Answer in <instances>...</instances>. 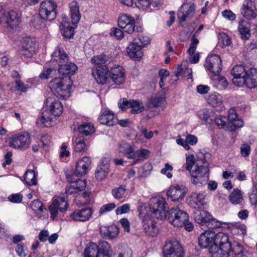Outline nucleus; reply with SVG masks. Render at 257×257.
Listing matches in <instances>:
<instances>
[{"instance_id":"1","label":"nucleus","mask_w":257,"mask_h":257,"mask_svg":"<svg viewBox=\"0 0 257 257\" xmlns=\"http://www.w3.org/2000/svg\"><path fill=\"white\" fill-rule=\"evenodd\" d=\"M149 205L152 217L160 220L167 219L174 226L182 227L184 225V222L189 219L187 212L178 207L172 208L167 210L168 205L163 197L151 198Z\"/></svg>"},{"instance_id":"2","label":"nucleus","mask_w":257,"mask_h":257,"mask_svg":"<svg viewBox=\"0 0 257 257\" xmlns=\"http://www.w3.org/2000/svg\"><path fill=\"white\" fill-rule=\"evenodd\" d=\"M231 74L233 76V83L238 86L246 85L251 89L257 86V70L255 68L246 69L244 65H236L231 70Z\"/></svg>"},{"instance_id":"3","label":"nucleus","mask_w":257,"mask_h":257,"mask_svg":"<svg viewBox=\"0 0 257 257\" xmlns=\"http://www.w3.org/2000/svg\"><path fill=\"white\" fill-rule=\"evenodd\" d=\"M200 156L197 157V164L194 170L190 172L191 182L195 185L201 186L205 185L209 179V164L206 160V158L209 157L208 153L200 154Z\"/></svg>"},{"instance_id":"4","label":"nucleus","mask_w":257,"mask_h":257,"mask_svg":"<svg viewBox=\"0 0 257 257\" xmlns=\"http://www.w3.org/2000/svg\"><path fill=\"white\" fill-rule=\"evenodd\" d=\"M52 57L53 58H57L53 60H51L50 62L47 64L48 66L53 65V63H56L59 61L58 64V72L63 76L70 77L73 75L75 71L77 70V66L73 63H67L65 64H63L62 63L67 62L69 57L68 55L65 53L62 48L60 46L57 47L55 51L52 54Z\"/></svg>"},{"instance_id":"5","label":"nucleus","mask_w":257,"mask_h":257,"mask_svg":"<svg viewBox=\"0 0 257 257\" xmlns=\"http://www.w3.org/2000/svg\"><path fill=\"white\" fill-rule=\"evenodd\" d=\"M47 109L43 113L42 116L38 118L37 123L44 124L46 127L51 126L52 118L48 115L50 113L55 116H60L63 112V107L62 103L58 100L53 98H48L45 101Z\"/></svg>"},{"instance_id":"6","label":"nucleus","mask_w":257,"mask_h":257,"mask_svg":"<svg viewBox=\"0 0 257 257\" xmlns=\"http://www.w3.org/2000/svg\"><path fill=\"white\" fill-rule=\"evenodd\" d=\"M72 84L71 77L64 76L54 78L49 82V86L55 96L64 99L70 92Z\"/></svg>"},{"instance_id":"7","label":"nucleus","mask_w":257,"mask_h":257,"mask_svg":"<svg viewBox=\"0 0 257 257\" xmlns=\"http://www.w3.org/2000/svg\"><path fill=\"white\" fill-rule=\"evenodd\" d=\"M84 257H111L110 245L105 241H100L98 244L90 242L84 251Z\"/></svg>"},{"instance_id":"8","label":"nucleus","mask_w":257,"mask_h":257,"mask_svg":"<svg viewBox=\"0 0 257 257\" xmlns=\"http://www.w3.org/2000/svg\"><path fill=\"white\" fill-rule=\"evenodd\" d=\"M219 235L220 237H222L223 235H227L222 232L215 233L212 231H206L201 234L198 238V244L200 247L203 248H208L209 251L210 248L214 245H217L219 242L218 238Z\"/></svg>"},{"instance_id":"9","label":"nucleus","mask_w":257,"mask_h":257,"mask_svg":"<svg viewBox=\"0 0 257 257\" xmlns=\"http://www.w3.org/2000/svg\"><path fill=\"white\" fill-rule=\"evenodd\" d=\"M118 26L124 32L129 34H132L135 31L139 33L143 31L141 26L135 25L134 18L126 14H123L119 16L118 19Z\"/></svg>"},{"instance_id":"10","label":"nucleus","mask_w":257,"mask_h":257,"mask_svg":"<svg viewBox=\"0 0 257 257\" xmlns=\"http://www.w3.org/2000/svg\"><path fill=\"white\" fill-rule=\"evenodd\" d=\"M218 238L219 242L217 245H214L210 248V253L212 257H228L229 250V237L227 235H223V237H220Z\"/></svg>"},{"instance_id":"11","label":"nucleus","mask_w":257,"mask_h":257,"mask_svg":"<svg viewBox=\"0 0 257 257\" xmlns=\"http://www.w3.org/2000/svg\"><path fill=\"white\" fill-rule=\"evenodd\" d=\"M56 3L52 0L44 1L40 4L39 16L44 20L52 21L56 17Z\"/></svg>"},{"instance_id":"12","label":"nucleus","mask_w":257,"mask_h":257,"mask_svg":"<svg viewBox=\"0 0 257 257\" xmlns=\"http://www.w3.org/2000/svg\"><path fill=\"white\" fill-rule=\"evenodd\" d=\"M164 257H183L184 251L179 242L176 239L168 240L163 248Z\"/></svg>"},{"instance_id":"13","label":"nucleus","mask_w":257,"mask_h":257,"mask_svg":"<svg viewBox=\"0 0 257 257\" xmlns=\"http://www.w3.org/2000/svg\"><path fill=\"white\" fill-rule=\"evenodd\" d=\"M91 162V159L88 157H83L79 160L76 164L75 172L71 174L66 175L68 181H74V176L80 177L86 174L90 168Z\"/></svg>"},{"instance_id":"14","label":"nucleus","mask_w":257,"mask_h":257,"mask_svg":"<svg viewBox=\"0 0 257 257\" xmlns=\"http://www.w3.org/2000/svg\"><path fill=\"white\" fill-rule=\"evenodd\" d=\"M68 206L67 202V196L63 195L62 196H59L54 199L49 206V210L51 213V218L54 220L58 214V210L63 212L67 210Z\"/></svg>"},{"instance_id":"15","label":"nucleus","mask_w":257,"mask_h":257,"mask_svg":"<svg viewBox=\"0 0 257 257\" xmlns=\"http://www.w3.org/2000/svg\"><path fill=\"white\" fill-rule=\"evenodd\" d=\"M205 68L215 75H218L222 70L221 59L218 55L208 56L205 61Z\"/></svg>"},{"instance_id":"16","label":"nucleus","mask_w":257,"mask_h":257,"mask_svg":"<svg viewBox=\"0 0 257 257\" xmlns=\"http://www.w3.org/2000/svg\"><path fill=\"white\" fill-rule=\"evenodd\" d=\"M30 144V137L28 133L16 134L12 137L10 146L15 149H27Z\"/></svg>"},{"instance_id":"17","label":"nucleus","mask_w":257,"mask_h":257,"mask_svg":"<svg viewBox=\"0 0 257 257\" xmlns=\"http://www.w3.org/2000/svg\"><path fill=\"white\" fill-rule=\"evenodd\" d=\"M109 70L107 65L97 67L93 69L92 74L97 83L104 84L109 80Z\"/></svg>"},{"instance_id":"18","label":"nucleus","mask_w":257,"mask_h":257,"mask_svg":"<svg viewBox=\"0 0 257 257\" xmlns=\"http://www.w3.org/2000/svg\"><path fill=\"white\" fill-rule=\"evenodd\" d=\"M142 225L145 233L150 236H156L159 231L158 227L156 225V222L153 220L149 214L143 217Z\"/></svg>"},{"instance_id":"19","label":"nucleus","mask_w":257,"mask_h":257,"mask_svg":"<svg viewBox=\"0 0 257 257\" xmlns=\"http://www.w3.org/2000/svg\"><path fill=\"white\" fill-rule=\"evenodd\" d=\"M118 104L119 108L122 109L129 107L132 108L131 111L133 114L141 113L144 110L143 104L140 100H127L124 98L122 99V102H119Z\"/></svg>"},{"instance_id":"20","label":"nucleus","mask_w":257,"mask_h":257,"mask_svg":"<svg viewBox=\"0 0 257 257\" xmlns=\"http://www.w3.org/2000/svg\"><path fill=\"white\" fill-rule=\"evenodd\" d=\"M186 188L183 185L171 186L167 192V195L171 201L175 202L182 200L185 195Z\"/></svg>"},{"instance_id":"21","label":"nucleus","mask_w":257,"mask_h":257,"mask_svg":"<svg viewBox=\"0 0 257 257\" xmlns=\"http://www.w3.org/2000/svg\"><path fill=\"white\" fill-rule=\"evenodd\" d=\"M118 146L119 152L123 153L128 159L136 158L138 149L134 144H129L122 141L118 144Z\"/></svg>"},{"instance_id":"22","label":"nucleus","mask_w":257,"mask_h":257,"mask_svg":"<svg viewBox=\"0 0 257 257\" xmlns=\"http://www.w3.org/2000/svg\"><path fill=\"white\" fill-rule=\"evenodd\" d=\"M109 79H111L116 84H122L125 81L124 70L120 66L112 67L109 70Z\"/></svg>"},{"instance_id":"23","label":"nucleus","mask_w":257,"mask_h":257,"mask_svg":"<svg viewBox=\"0 0 257 257\" xmlns=\"http://www.w3.org/2000/svg\"><path fill=\"white\" fill-rule=\"evenodd\" d=\"M141 46L139 45V42L135 39L126 48L127 55L133 59L138 60L141 59L144 54Z\"/></svg>"},{"instance_id":"24","label":"nucleus","mask_w":257,"mask_h":257,"mask_svg":"<svg viewBox=\"0 0 257 257\" xmlns=\"http://www.w3.org/2000/svg\"><path fill=\"white\" fill-rule=\"evenodd\" d=\"M92 214V209L87 207L75 210L70 215V217L75 221L84 222L89 220Z\"/></svg>"},{"instance_id":"25","label":"nucleus","mask_w":257,"mask_h":257,"mask_svg":"<svg viewBox=\"0 0 257 257\" xmlns=\"http://www.w3.org/2000/svg\"><path fill=\"white\" fill-rule=\"evenodd\" d=\"M21 21L20 15L14 11H11L5 16L4 21L12 29L17 28Z\"/></svg>"},{"instance_id":"26","label":"nucleus","mask_w":257,"mask_h":257,"mask_svg":"<svg viewBox=\"0 0 257 257\" xmlns=\"http://www.w3.org/2000/svg\"><path fill=\"white\" fill-rule=\"evenodd\" d=\"M241 9V14L248 20L253 19L257 16V10L251 1L244 3Z\"/></svg>"},{"instance_id":"27","label":"nucleus","mask_w":257,"mask_h":257,"mask_svg":"<svg viewBox=\"0 0 257 257\" xmlns=\"http://www.w3.org/2000/svg\"><path fill=\"white\" fill-rule=\"evenodd\" d=\"M211 216L209 212L204 210H197L193 215L195 221L201 226H206Z\"/></svg>"},{"instance_id":"28","label":"nucleus","mask_w":257,"mask_h":257,"mask_svg":"<svg viewBox=\"0 0 257 257\" xmlns=\"http://www.w3.org/2000/svg\"><path fill=\"white\" fill-rule=\"evenodd\" d=\"M228 252L229 255H234V257H243L245 252L250 253L248 250L245 249L240 243L237 242L231 243L229 241Z\"/></svg>"},{"instance_id":"29","label":"nucleus","mask_w":257,"mask_h":257,"mask_svg":"<svg viewBox=\"0 0 257 257\" xmlns=\"http://www.w3.org/2000/svg\"><path fill=\"white\" fill-rule=\"evenodd\" d=\"M99 122L103 124L108 126H113L117 123V119L115 118L114 113L109 110H104L98 118Z\"/></svg>"},{"instance_id":"30","label":"nucleus","mask_w":257,"mask_h":257,"mask_svg":"<svg viewBox=\"0 0 257 257\" xmlns=\"http://www.w3.org/2000/svg\"><path fill=\"white\" fill-rule=\"evenodd\" d=\"M109 170V164L107 162H101L100 165L97 168L95 171L96 179L98 181L102 180L107 176Z\"/></svg>"},{"instance_id":"31","label":"nucleus","mask_w":257,"mask_h":257,"mask_svg":"<svg viewBox=\"0 0 257 257\" xmlns=\"http://www.w3.org/2000/svg\"><path fill=\"white\" fill-rule=\"evenodd\" d=\"M69 7L72 23L77 24L81 18L79 5L76 2L73 1L70 3Z\"/></svg>"},{"instance_id":"32","label":"nucleus","mask_w":257,"mask_h":257,"mask_svg":"<svg viewBox=\"0 0 257 257\" xmlns=\"http://www.w3.org/2000/svg\"><path fill=\"white\" fill-rule=\"evenodd\" d=\"M250 27L249 23L243 19H241L238 23V31L241 35L242 39L247 40L249 39L250 34Z\"/></svg>"},{"instance_id":"33","label":"nucleus","mask_w":257,"mask_h":257,"mask_svg":"<svg viewBox=\"0 0 257 257\" xmlns=\"http://www.w3.org/2000/svg\"><path fill=\"white\" fill-rule=\"evenodd\" d=\"M61 33L65 38L70 39L74 34V28L67 22H61L60 25Z\"/></svg>"},{"instance_id":"34","label":"nucleus","mask_w":257,"mask_h":257,"mask_svg":"<svg viewBox=\"0 0 257 257\" xmlns=\"http://www.w3.org/2000/svg\"><path fill=\"white\" fill-rule=\"evenodd\" d=\"M205 198V195L203 193H194L191 195V204L194 208H200Z\"/></svg>"},{"instance_id":"35","label":"nucleus","mask_w":257,"mask_h":257,"mask_svg":"<svg viewBox=\"0 0 257 257\" xmlns=\"http://www.w3.org/2000/svg\"><path fill=\"white\" fill-rule=\"evenodd\" d=\"M187 77L188 79L191 78L192 76V69L186 68L185 70L182 67V66H179L177 68V71L174 75L172 76V79L177 81L180 76Z\"/></svg>"},{"instance_id":"36","label":"nucleus","mask_w":257,"mask_h":257,"mask_svg":"<svg viewBox=\"0 0 257 257\" xmlns=\"http://www.w3.org/2000/svg\"><path fill=\"white\" fill-rule=\"evenodd\" d=\"M228 199L233 204H238L243 200L241 192L238 189H234L230 194Z\"/></svg>"},{"instance_id":"37","label":"nucleus","mask_w":257,"mask_h":257,"mask_svg":"<svg viewBox=\"0 0 257 257\" xmlns=\"http://www.w3.org/2000/svg\"><path fill=\"white\" fill-rule=\"evenodd\" d=\"M195 9L194 4H191L188 10L185 13H182L181 16H180V14H178V17L179 19V22L182 23L186 21H189L191 19L195 14Z\"/></svg>"},{"instance_id":"38","label":"nucleus","mask_w":257,"mask_h":257,"mask_svg":"<svg viewBox=\"0 0 257 257\" xmlns=\"http://www.w3.org/2000/svg\"><path fill=\"white\" fill-rule=\"evenodd\" d=\"M37 174L34 170H28L26 172L24 179L26 183L29 185H35L37 184Z\"/></svg>"},{"instance_id":"39","label":"nucleus","mask_w":257,"mask_h":257,"mask_svg":"<svg viewBox=\"0 0 257 257\" xmlns=\"http://www.w3.org/2000/svg\"><path fill=\"white\" fill-rule=\"evenodd\" d=\"M104 233L110 239H113L118 236L119 232L118 227L116 225H111L104 227Z\"/></svg>"},{"instance_id":"40","label":"nucleus","mask_w":257,"mask_h":257,"mask_svg":"<svg viewBox=\"0 0 257 257\" xmlns=\"http://www.w3.org/2000/svg\"><path fill=\"white\" fill-rule=\"evenodd\" d=\"M21 45L28 48L30 49L29 52H36V42L30 37L24 38L21 42Z\"/></svg>"},{"instance_id":"41","label":"nucleus","mask_w":257,"mask_h":257,"mask_svg":"<svg viewBox=\"0 0 257 257\" xmlns=\"http://www.w3.org/2000/svg\"><path fill=\"white\" fill-rule=\"evenodd\" d=\"M208 103L213 107L220 105L222 102V96L217 92H214L209 95Z\"/></svg>"},{"instance_id":"42","label":"nucleus","mask_w":257,"mask_h":257,"mask_svg":"<svg viewBox=\"0 0 257 257\" xmlns=\"http://www.w3.org/2000/svg\"><path fill=\"white\" fill-rule=\"evenodd\" d=\"M118 250L117 253L114 254V257H132V250L127 245H121Z\"/></svg>"},{"instance_id":"43","label":"nucleus","mask_w":257,"mask_h":257,"mask_svg":"<svg viewBox=\"0 0 257 257\" xmlns=\"http://www.w3.org/2000/svg\"><path fill=\"white\" fill-rule=\"evenodd\" d=\"M78 128L80 133L85 136L94 132L93 125L91 123H84L80 125Z\"/></svg>"},{"instance_id":"44","label":"nucleus","mask_w":257,"mask_h":257,"mask_svg":"<svg viewBox=\"0 0 257 257\" xmlns=\"http://www.w3.org/2000/svg\"><path fill=\"white\" fill-rule=\"evenodd\" d=\"M74 149L76 152H84L86 151L87 147L83 139L80 138L76 139Z\"/></svg>"},{"instance_id":"45","label":"nucleus","mask_w":257,"mask_h":257,"mask_svg":"<svg viewBox=\"0 0 257 257\" xmlns=\"http://www.w3.org/2000/svg\"><path fill=\"white\" fill-rule=\"evenodd\" d=\"M76 176L73 177L74 181H69L70 183H73V186L76 188L78 192L83 190L86 186V182L85 180H82L78 178H75Z\"/></svg>"},{"instance_id":"46","label":"nucleus","mask_w":257,"mask_h":257,"mask_svg":"<svg viewBox=\"0 0 257 257\" xmlns=\"http://www.w3.org/2000/svg\"><path fill=\"white\" fill-rule=\"evenodd\" d=\"M108 60V57L103 53L94 56L91 58V62L96 65L105 64Z\"/></svg>"},{"instance_id":"47","label":"nucleus","mask_w":257,"mask_h":257,"mask_svg":"<svg viewBox=\"0 0 257 257\" xmlns=\"http://www.w3.org/2000/svg\"><path fill=\"white\" fill-rule=\"evenodd\" d=\"M126 191L125 186L121 185L118 188H115L112 190L113 196L116 199L122 198Z\"/></svg>"},{"instance_id":"48","label":"nucleus","mask_w":257,"mask_h":257,"mask_svg":"<svg viewBox=\"0 0 257 257\" xmlns=\"http://www.w3.org/2000/svg\"><path fill=\"white\" fill-rule=\"evenodd\" d=\"M165 100V98L163 96H155L150 98L149 100V104L152 107L156 108L161 106Z\"/></svg>"},{"instance_id":"49","label":"nucleus","mask_w":257,"mask_h":257,"mask_svg":"<svg viewBox=\"0 0 257 257\" xmlns=\"http://www.w3.org/2000/svg\"><path fill=\"white\" fill-rule=\"evenodd\" d=\"M223 224L222 222L213 218L212 216L211 218L208 221L206 226L209 229H213L221 227Z\"/></svg>"},{"instance_id":"50","label":"nucleus","mask_w":257,"mask_h":257,"mask_svg":"<svg viewBox=\"0 0 257 257\" xmlns=\"http://www.w3.org/2000/svg\"><path fill=\"white\" fill-rule=\"evenodd\" d=\"M198 43L199 40L196 38L195 34H193L191 38L190 47L188 50V53L190 55H192L194 54Z\"/></svg>"},{"instance_id":"51","label":"nucleus","mask_w":257,"mask_h":257,"mask_svg":"<svg viewBox=\"0 0 257 257\" xmlns=\"http://www.w3.org/2000/svg\"><path fill=\"white\" fill-rule=\"evenodd\" d=\"M151 0H137V7L143 10H148L151 9Z\"/></svg>"},{"instance_id":"52","label":"nucleus","mask_w":257,"mask_h":257,"mask_svg":"<svg viewBox=\"0 0 257 257\" xmlns=\"http://www.w3.org/2000/svg\"><path fill=\"white\" fill-rule=\"evenodd\" d=\"M150 154V152L149 150L145 149H141L139 152L138 153L137 152L136 154V156H137L138 159L135 161L134 164L139 162L140 160L147 159Z\"/></svg>"},{"instance_id":"53","label":"nucleus","mask_w":257,"mask_h":257,"mask_svg":"<svg viewBox=\"0 0 257 257\" xmlns=\"http://www.w3.org/2000/svg\"><path fill=\"white\" fill-rule=\"evenodd\" d=\"M186 169L190 172L195 162L194 155L191 154L187 156L186 155Z\"/></svg>"},{"instance_id":"54","label":"nucleus","mask_w":257,"mask_h":257,"mask_svg":"<svg viewBox=\"0 0 257 257\" xmlns=\"http://www.w3.org/2000/svg\"><path fill=\"white\" fill-rule=\"evenodd\" d=\"M29 49L26 47H23L21 45L19 48V52L20 54L24 56L26 58H31L36 52H29Z\"/></svg>"},{"instance_id":"55","label":"nucleus","mask_w":257,"mask_h":257,"mask_svg":"<svg viewBox=\"0 0 257 257\" xmlns=\"http://www.w3.org/2000/svg\"><path fill=\"white\" fill-rule=\"evenodd\" d=\"M136 39L142 48L150 44L151 40L147 36H140Z\"/></svg>"},{"instance_id":"56","label":"nucleus","mask_w":257,"mask_h":257,"mask_svg":"<svg viewBox=\"0 0 257 257\" xmlns=\"http://www.w3.org/2000/svg\"><path fill=\"white\" fill-rule=\"evenodd\" d=\"M47 21H48V20H44L39 16V17L34 21V26L37 29L43 28L46 26V23Z\"/></svg>"},{"instance_id":"57","label":"nucleus","mask_w":257,"mask_h":257,"mask_svg":"<svg viewBox=\"0 0 257 257\" xmlns=\"http://www.w3.org/2000/svg\"><path fill=\"white\" fill-rule=\"evenodd\" d=\"M15 250L20 257H25L28 253L27 249L20 243L18 244Z\"/></svg>"},{"instance_id":"58","label":"nucleus","mask_w":257,"mask_h":257,"mask_svg":"<svg viewBox=\"0 0 257 257\" xmlns=\"http://www.w3.org/2000/svg\"><path fill=\"white\" fill-rule=\"evenodd\" d=\"M130 205L128 204H124L122 206L118 207L115 210V212L117 215L126 213L130 211Z\"/></svg>"},{"instance_id":"59","label":"nucleus","mask_w":257,"mask_h":257,"mask_svg":"<svg viewBox=\"0 0 257 257\" xmlns=\"http://www.w3.org/2000/svg\"><path fill=\"white\" fill-rule=\"evenodd\" d=\"M115 207V205L113 203H108L105 205H103L100 209H99V213L100 214H102L103 213L109 211L113 209H114Z\"/></svg>"},{"instance_id":"60","label":"nucleus","mask_w":257,"mask_h":257,"mask_svg":"<svg viewBox=\"0 0 257 257\" xmlns=\"http://www.w3.org/2000/svg\"><path fill=\"white\" fill-rule=\"evenodd\" d=\"M16 88L18 90L26 92L28 89V85L24 84L20 80H16Z\"/></svg>"},{"instance_id":"61","label":"nucleus","mask_w":257,"mask_h":257,"mask_svg":"<svg viewBox=\"0 0 257 257\" xmlns=\"http://www.w3.org/2000/svg\"><path fill=\"white\" fill-rule=\"evenodd\" d=\"M22 198L23 196L20 194H13L8 197V199L12 202L19 203L22 202Z\"/></svg>"},{"instance_id":"62","label":"nucleus","mask_w":257,"mask_h":257,"mask_svg":"<svg viewBox=\"0 0 257 257\" xmlns=\"http://www.w3.org/2000/svg\"><path fill=\"white\" fill-rule=\"evenodd\" d=\"M110 34L115 36L117 39L120 40L123 37V32L116 28H113L111 29Z\"/></svg>"},{"instance_id":"63","label":"nucleus","mask_w":257,"mask_h":257,"mask_svg":"<svg viewBox=\"0 0 257 257\" xmlns=\"http://www.w3.org/2000/svg\"><path fill=\"white\" fill-rule=\"evenodd\" d=\"M222 16L225 19L233 21L235 19V15L232 13L230 10H226L222 12Z\"/></svg>"},{"instance_id":"64","label":"nucleus","mask_w":257,"mask_h":257,"mask_svg":"<svg viewBox=\"0 0 257 257\" xmlns=\"http://www.w3.org/2000/svg\"><path fill=\"white\" fill-rule=\"evenodd\" d=\"M32 209L35 211H36L37 209H38L39 211H43L44 209L43 204L39 200H34L32 202Z\"/></svg>"}]
</instances>
